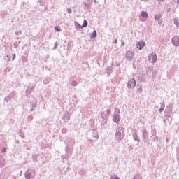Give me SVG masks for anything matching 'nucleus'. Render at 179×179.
I'll return each instance as SVG.
<instances>
[{
  "instance_id": "obj_9",
  "label": "nucleus",
  "mask_w": 179,
  "mask_h": 179,
  "mask_svg": "<svg viewBox=\"0 0 179 179\" xmlns=\"http://www.w3.org/2000/svg\"><path fill=\"white\" fill-rule=\"evenodd\" d=\"M87 26V21L86 20H84V22L81 27H86Z\"/></svg>"
},
{
  "instance_id": "obj_1",
  "label": "nucleus",
  "mask_w": 179,
  "mask_h": 179,
  "mask_svg": "<svg viewBox=\"0 0 179 179\" xmlns=\"http://www.w3.org/2000/svg\"><path fill=\"white\" fill-rule=\"evenodd\" d=\"M136 86V82L135 81L134 79H130L129 81H128V83H127V87L129 89H134V87Z\"/></svg>"
},
{
  "instance_id": "obj_2",
  "label": "nucleus",
  "mask_w": 179,
  "mask_h": 179,
  "mask_svg": "<svg viewBox=\"0 0 179 179\" xmlns=\"http://www.w3.org/2000/svg\"><path fill=\"white\" fill-rule=\"evenodd\" d=\"M148 59L150 62H152V64H155L156 61H157V56L155 53H152L151 55H149Z\"/></svg>"
},
{
  "instance_id": "obj_14",
  "label": "nucleus",
  "mask_w": 179,
  "mask_h": 179,
  "mask_svg": "<svg viewBox=\"0 0 179 179\" xmlns=\"http://www.w3.org/2000/svg\"><path fill=\"white\" fill-rule=\"evenodd\" d=\"M73 85L75 86L76 85V82H73Z\"/></svg>"
},
{
  "instance_id": "obj_3",
  "label": "nucleus",
  "mask_w": 179,
  "mask_h": 179,
  "mask_svg": "<svg viewBox=\"0 0 179 179\" xmlns=\"http://www.w3.org/2000/svg\"><path fill=\"white\" fill-rule=\"evenodd\" d=\"M134 52L131 51H128L126 54V58L128 59V61H132L134 59Z\"/></svg>"
},
{
  "instance_id": "obj_5",
  "label": "nucleus",
  "mask_w": 179,
  "mask_h": 179,
  "mask_svg": "<svg viewBox=\"0 0 179 179\" xmlns=\"http://www.w3.org/2000/svg\"><path fill=\"white\" fill-rule=\"evenodd\" d=\"M137 48L138 50H142V48H143V47H145V42H143V41H141L137 43Z\"/></svg>"
},
{
  "instance_id": "obj_10",
  "label": "nucleus",
  "mask_w": 179,
  "mask_h": 179,
  "mask_svg": "<svg viewBox=\"0 0 179 179\" xmlns=\"http://www.w3.org/2000/svg\"><path fill=\"white\" fill-rule=\"evenodd\" d=\"M96 36H97V33H96V31L94 30V31H93V33L92 34V37L93 38H94V37H96Z\"/></svg>"
},
{
  "instance_id": "obj_13",
  "label": "nucleus",
  "mask_w": 179,
  "mask_h": 179,
  "mask_svg": "<svg viewBox=\"0 0 179 179\" xmlns=\"http://www.w3.org/2000/svg\"><path fill=\"white\" fill-rule=\"evenodd\" d=\"M164 0H158V2H163Z\"/></svg>"
},
{
  "instance_id": "obj_11",
  "label": "nucleus",
  "mask_w": 179,
  "mask_h": 179,
  "mask_svg": "<svg viewBox=\"0 0 179 179\" xmlns=\"http://www.w3.org/2000/svg\"><path fill=\"white\" fill-rule=\"evenodd\" d=\"M55 29L56 30V31H59L61 30V28L56 27H55Z\"/></svg>"
},
{
  "instance_id": "obj_4",
  "label": "nucleus",
  "mask_w": 179,
  "mask_h": 179,
  "mask_svg": "<svg viewBox=\"0 0 179 179\" xmlns=\"http://www.w3.org/2000/svg\"><path fill=\"white\" fill-rule=\"evenodd\" d=\"M172 43H173V45H175L176 47H178V45H179V37L178 36H174L172 38Z\"/></svg>"
},
{
  "instance_id": "obj_16",
  "label": "nucleus",
  "mask_w": 179,
  "mask_h": 179,
  "mask_svg": "<svg viewBox=\"0 0 179 179\" xmlns=\"http://www.w3.org/2000/svg\"><path fill=\"white\" fill-rule=\"evenodd\" d=\"M178 2H179V0H178Z\"/></svg>"
},
{
  "instance_id": "obj_12",
  "label": "nucleus",
  "mask_w": 179,
  "mask_h": 179,
  "mask_svg": "<svg viewBox=\"0 0 179 179\" xmlns=\"http://www.w3.org/2000/svg\"><path fill=\"white\" fill-rule=\"evenodd\" d=\"M1 152H2L3 153H5V152H6V148H2V149H1Z\"/></svg>"
},
{
  "instance_id": "obj_8",
  "label": "nucleus",
  "mask_w": 179,
  "mask_h": 179,
  "mask_svg": "<svg viewBox=\"0 0 179 179\" xmlns=\"http://www.w3.org/2000/svg\"><path fill=\"white\" fill-rule=\"evenodd\" d=\"M174 24L177 27H179V19H175L174 20Z\"/></svg>"
},
{
  "instance_id": "obj_6",
  "label": "nucleus",
  "mask_w": 179,
  "mask_h": 179,
  "mask_svg": "<svg viewBox=\"0 0 179 179\" xmlns=\"http://www.w3.org/2000/svg\"><path fill=\"white\" fill-rule=\"evenodd\" d=\"M120 120H121L120 115H115L113 117V121H114V122H116V124H118V122H120Z\"/></svg>"
},
{
  "instance_id": "obj_7",
  "label": "nucleus",
  "mask_w": 179,
  "mask_h": 179,
  "mask_svg": "<svg viewBox=\"0 0 179 179\" xmlns=\"http://www.w3.org/2000/svg\"><path fill=\"white\" fill-rule=\"evenodd\" d=\"M141 16L142 17H144V19H148V13L143 11L141 13Z\"/></svg>"
},
{
  "instance_id": "obj_15",
  "label": "nucleus",
  "mask_w": 179,
  "mask_h": 179,
  "mask_svg": "<svg viewBox=\"0 0 179 179\" xmlns=\"http://www.w3.org/2000/svg\"><path fill=\"white\" fill-rule=\"evenodd\" d=\"M143 1H148V0H143Z\"/></svg>"
}]
</instances>
